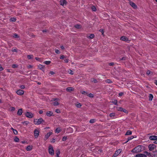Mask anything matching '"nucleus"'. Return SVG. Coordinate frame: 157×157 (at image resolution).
Here are the masks:
<instances>
[{
	"mask_svg": "<svg viewBox=\"0 0 157 157\" xmlns=\"http://www.w3.org/2000/svg\"><path fill=\"white\" fill-rule=\"evenodd\" d=\"M143 148L141 145H138L132 149V152H139L142 151Z\"/></svg>",
	"mask_w": 157,
	"mask_h": 157,
	"instance_id": "1",
	"label": "nucleus"
},
{
	"mask_svg": "<svg viewBox=\"0 0 157 157\" xmlns=\"http://www.w3.org/2000/svg\"><path fill=\"white\" fill-rule=\"evenodd\" d=\"M44 121L42 118L34 119V123L36 125H39L41 124L42 123L44 122Z\"/></svg>",
	"mask_w": 157,
	"mask_h": 157,
	"instance_id": "2",
	"label": "nucleus"
},
{
	"mask_svg": "<svg viewBox=\"0 0 157 157\" xmlns=\"http://www.w3.org/2000/svg\"><path fill=\"white\" fill-rule=\"evenodd\" d=\"M48 151L49 154L51 155H54V152L53 147L51 145H50L48 147Z\"/></svg>",
	"mask_w": 157,
	"mask_h": 157,
	"instance_id": "3",
	"label": "nucleus"
},
{
	"mask_svg": "<svg viewBox=\"0 0 157 157\" xmlns=\"http://www.w3.org/2000/svg\"><path fill=\"white\" fill-rule=\"evenodd\" d=\"M121 151L122 150L121 149H119L117 150L113 156L112 157H116L121 153Z\"/></svg>",
	"mask_w": 157,
	"mask_h": 157,
	"instance_id": "4",
	"label": "nucleus"
},
{
	"mask_svg": "<svg viewBox=\"0 0 157 157\" xmlns=\"http://www.w3.org/2000/svg\"><path fill=\"white\" fill-rule=\"evenodd\" d=\"M25 116L29 118H31L33 116V114L31 113L26 112L25 113Z\"/></svg>",
	"mask_w": 157,
	"mask_h": 157,
	"instance_id": "5",
	"label": "nucleus"
},
{
	"mask_svg": "<svg viewBox=\"0 0 157 157\" xmlns=\"http://www.w3.org/2000/svg\"><path fill=\"white\" fill-rule=\"evenodd\" d=\"M39 131L38 129H35L34 131V136L35 138H37L39 135Z\"/></svg>",
	"mask_w": 157,
	"mask_h": 157,
	"instance_id": "6",
	"label": "nucleus"
},
{
	"mask_svg": "<svg viewBox=\"0 0 157 157\" xmlns=\"http://www.w3.org/2000/svg\"><path fill=\"white\" fill-rule=\"evenodd\" d=\"M155 146L153 144H150L148 146V148L150 151L153 150L155 148Z\"/></svg>",
	"mask_w": 157,
	"mask_h": 157,
	"instance_id": "7",
	"label": "nucleus"
},
{
	"mask_svg": "<svg viewBox=\"0 0 157 157\" xmlns=\"http://www.w3.org/2000/svg\"><path fill=\"white\" fill-rule=\"evenodd\" d=\"M52 134V132H50L47 133L45 136L44 140H47Z\"/></svg>",
	"mask_w": 157,
	"mask_h": 157,
	"instance_id": "8",
	"label": "nucleus"
},
{
	"mask_svg": "<svg viewBox=\"0 0 157 157\" xmlns=\"http://www.w3.org/2000/svg\"><path fill=\"white\" fill-rule=\"evenodd\" d=\"M60 3L61 5L63 6H66L67 3L66 1L65 0H60Z\"/></svg>",
	"mask_w": 157,
	"mask_h": 157,
	"instance_id": "9",
	"label": "nucleus"
},
{
	"mask_svg": "<svg viewBox=\"0 0 157 157\" xmlns=\"http://www.w3.org/2000/svg\"><path fill=\"white\" fill-rule=\"evenodd\" d=\"M149 139L152 140H157V136H152L149 137Z\"/></svg>",
	"mask_w": 157,
	"mask_h": 157,
	"instance_id": "10",
	"label": "nucleus"
},
{
	"mask_svg": "<svg viewBox=\"0 0 157 157\" xmlns=\"http://www.w3.org/2000/svg\"><path fill=\"white\" fill-rule=\"evenodd\" d=\"M130 4L133 8L134 9H136L137 7L136 5L133 2H130Z\"/></svg>",
	"mask_w": 157,
	"mask_h": 157,
	"instance_id": "11",
	"label": "nucleus"
},
{
	"mask_svg": "<svg viewBox=\"0 0 157 157\" xmlns=\"http://www.w3.org/2000/svg\"><path fill=\"white\" fill-rule=\"evenodd\" d=\"M33 148V146L32 145H29L27 146L26 147V149L27 151H31Z\"/></svg>",
	"mask_w": 157,
	"mask_h": 157,
	"instance_id": "12",
	"label": "nucleus"
},
{
	"mask_svg": "<svg viewBox=\"0 0 157 157\" xmlns=\"http://www.w3.org/2000/svg\"><path fill=\"white\" fill-rule=\"evenodd\" d=\"M56 100L57 101H55L53 102V105L55 106L59 104V103L58 101H57L58 100H59V99H54V100H55V101Z\"/></svg>",
	"mask_w": 157,
	"mask_h": 157,
	"instance_id": "13",
	"label": "nucleus"
},
{
	"mask_svg": "<svg viewBox=\"0 0 157 157\" xmlns=\"http://www.w3.org/2000/svg\"><path fill=\"white\" fill-rule=\"evenodd\" d=\"M46 115L48 117L52 116L53 114V113L52 111H48L46 113Z\"/></svg>",
	"mask_w": 157,
	"mask_h": 157,
	"instance_id": "14",
	"label": "nucleus"
},
{
	"mask_svg": "<svg viewBox=\"0 0 157 157\" xmlns=\"http://www.w3.org/2000/svg\"><path fill=\"white\" fill-rule=\"evenodd\" d=\"M75 105L77 108H80L82 106L81 104L78 102L75 103Z\"/></svg>",
	"mask_w": 157,
	"mask_h": 157,
	"instance_id": "15",
	"label": "nucleus"
},
{
	"mask_svg": "<svg viewBox=\"0 0 157 157\" xmlns=\"http://www.w3.org/2000/svg\"><path fill=\"white\" fill-rule=\"evenodd\" d=\"M121 40H122L125 41H127L128 40V38L124 36H122L121 38Z\"/></svg>",
	"mask_w": 157,
	"mask_h": 157,
	"instance_id": "16",
	"label": "nucleus"
},
{
	"mask_svg": "<svg viewBox=\"0 0 157 157\" xmlns=\"http://www.w3.org/2000/svg\"><path fill=\"white\" fill-rule=\"evenodd\" d=\"M94 37V35L93 34H90V36H88V38L90 39H93Z\"/></svg>",
	"mask_w": 157,
	"mask_h": 157,
	"instance_id": "17",
	"label": "nucleus"
},
{
	"mask_svg": "<svg viewBox=\"0 0 157 157\" xmlns=\"http://www.w3.org/2000/svg\"><path fill=\"white\" fill-rule=\"evenodd\" d=\"M14 140L16 142H18L19 141V139L17 136H15L14 138Z\"/></svg>",
	"mask_w": 157,
	"mask_h": 157,
	"instance_id": "18",
	"label": "nucleus"
},
{
	"mask_svg": "<svg viewBox=\"0 0 157 157\" xmlns=\"http://www.w3.org/2000/svg\"><path fill=\"white\" fill-rule=\"evenodd\" d=\"M61 131V129L59 128H57L56 130V132L59 133Z\"/></svg>",
	"mask_w": 157,
	"mask_h": 157,
	"instance_id": "19",
	"label": "nucleus"
},
{
	"mask_svg": "<svg viewBox=\"0 0 157 157\" xmlns=\"http://www.w3.org/2000/svg\"><path fill=\"white\" fill-rule=\"evenodd\" d=\"M66 90L70 92L73 90V88L71 87H68L67 88Z\"/></svg>",
	"mask_w": 157,
	"mask_h": 157,
	"instance_id": "20",
	"label": "nucleus"
},
{
	"mask_svg": "<svg viewBox=\"0 0 157 157\" xmlns=\"http://www.w3.org/2000/svg\"><path fill=\"white\" fill-rule=\"evenodd\" d=\"M44 67L43 65H40L38 66V67L40 69L42 70V69H43L44 68Z\"/></svg>",
	"mask_w": 157,
	"mask_h": 157,
	"instance_id": "21",
	"label": "nucleus"
},
{
	"mask_svg": "<svg viewBox=\"0 0 157 157\" xmlns=\"http://www.w3.org/2000/svg\"><path fill=\"white\" fill-rule=\"evenodd\" d=\"M132 132L128 130L127 131L126 133L125 134V135H130L132 134Z\"/></svg>",
	"mask_w": 157,
	"mask_h": 157,
	"instance_id": "22",
	"label": "nucleus"
},
{
	"mask_svg": "<svg viewBox=\"0 0 157 157\" xmlns=\"http://www.w3.org/2000/svg\"><path fill=\"white\" fill-rule=\"evenodd\" d=\"M110 117L114 118L115 116V113H112L109 114Z\"/></svg>",
	"mask_w": 157,
	"mask_h": 157,
	"instance_id": "23",
	"label": "nucleus"
},
{
	"mask_svg": "<svg viewBox=\"0 0 157 157\" xmlns=\"http://www.w3.org/2000/svg\"><path fill=\"white\" fill-rule=\"evenodd\" d=\"M149 100L150 101H151L153 98V95L151 94H150L149 96Z\"/></svg>",
	"mask_w": 157,
	"mask_h": 157,
	"instance_id": "24",
	"label": "nucleus"
},
{
	"mask_svg": "<svg viewBox=\"0 0 157 157\" xmlns=\"http://www.w3.org/2000/svg\"><path fill=\"white\" fill-rule=\"evenodd\" d=\"M56 155H59L60 153V151L58 149L57 150L56 152Z\"/></svg>",
	"mask_w": 157,
	"mask_h": 157,
	"instance_id": "25",
	"label": "nucleus"
},
{
	"mask_svg": "<svg viewBox=\"0 0 157 157\" xmlns=\"http://www.w3.org/2000/svg\"><path fill=\"white\" fill-rule=\"evenodd\" d=\"M75 27L76 28H77V29H80V28H81V25H78V24H77V25H75Z\"/></svg>",
	"mask_w": 157,
	"mask_h": 157,
	"instance_id": "26",
	"label": "nucleus"
},
{
	"mask_svg": "<svg viewBox=\"0 0 157 157\" xmlns=\"http://www.w3.org/2000/svg\"><path fill=\"white\" fill-rule=\"evenodd\" d=\"M123 108L121 107H117V110L118 111H122Z\"/></svg>",
	"mask_w": 157,
	"mask_h": 157,
	"instance_id": "27",
	"label": "nucleus"
},
{
	"mask_svg": "<svg viewBox=\"0 0 157 157\" xmlns=\"http://www.w3.org/2000/svg\"><path fill=\"white\" fill-rule=\"evenodd\" d=\"M91 8L92 10L93 11H95L96 10V7L94 6H92L91 7Z\"/></svg>",
	"mask_w": 157,
	"mask_h": 157,
	"instance_id": "28",
	"label": "nucleus"
},
{
	"mask_svg": "<svg viewBox=\"0 0 157 157\" xmlns=\"http://www.w3.org/2000/svg\"><path fill=\"white\" fill-rule=\"evenodd\" d=\"M51 63L50 61H45L44 62V63L48 65Z\"/></svg>",
	"mask_w": 157,
	"mask_h": 157,
	"instance_id": "29",
	"label": "nucleus"
},
{
	"mask_svg": "<svg viewBox=\"0 0 157 157\" xmlns=\"http://www.w3.org/2000/svg\"><path fill=\"white\" fill-rule=\"evenodd\" d=\"M134 138V137L133 136H132L128 138V140L127 141H128L129 140H131Z\"/></svg>",
	"mask_w": 157,
	"mask_h": 157,
	"instance_id": "30",
	"label": "nucleus"
},
{
	"mask_svg": "<svg viewBox=\"0 0 157 157\" xmlns=\"http://www.w3.org/2000/svg\"><path fill=\"white\" fill-rule=\"evenodd\" d=\"M139 157H146V155L143 154H140L139 155Z\"/></svg>",
	"mask_w": 157,
	"mask_h": 157,
	"instance_id": "31",
	"label": "nucleus"
},
{
	"mask_svg": "<svg viewBox=\"0 0 157 157\" xmlns=\"http://www.w3.org/2000/svg\"><path fill=\"white\" fill-rule=\"evenodd\" d=\"M33 56L32 55H28V56H27V58L29 59H31L33 58Z\"/></svg>",
	"mask_w": 157,
	"mask_h": 157,
	"instance_id": "32",
	"label": "nucleus"
},
{
	"mask_svg": "<svg viewBox=\"0 0 157 157\" xmlns=\"http://www.w3.org/2000/svg\"><path fill=\"white\" fill-rule=\"evenodd\" d=\"M12 129H13V132L16 135L17 134V132L16 130L13 129V128H12Z\"/></svg>",
	"mask_w": 157,
	"mask_h": 157,
	"instance_id": "33",
	"label": "nucleus"
},
{
	"mask_svg": "<svg viewBox=\"0 0 157 157\" xmlns=\"http://www.w3.org/2000/svg\"><path fill=\"white\" fill-rule=\"evenodd\" d=\"M91 81L94 83H96L97 82V80L94 78H92L91 79Z\"/></svg>",
	"mask_w": 157,
	"mask_h": 157,
	"instance_id": "34",
	"label": "nucleus"
},
{
	"mask_svg": "<svg viewBox=\"0 0 157 157\" xmlns=\"http://www.w3.org/2000/svg\"><path fill=\"white\" fill-rule=\"evenodd\" d=\"M56 141V140L54 139H52L50 140V142L52 143H54Z\"/></svg>",
	"mask_w": 157,
	"mask_h": 157,
	"instance_id": "35",
	"label": "nucleus"
},
{
	"mask_svg": "<svg viewBox=\"0 0 157 157\" xmlns=\"http://www.w3.org/2000/svg\"><path fill=\"white\" fill-rule=\"evenodd\" d=\"M112 103H113L115 105H117V101L116 100H114L112 101Z\"/></svg>",
	"mask_w": 157,
	"mask_h": 157,
	"instance_id": "36",
	"label": "nucleus"
},
{
	"mask_svg": "<svg viewBox=\"0 0 157 157\" xmlns=\"http://www.w3.org/2000/svg\"><path fill=\"white\" fill-rule=\"evenodd\" d=\"M24 124L27 125L29 123V122L27 121H25L24 122H22Z\"/></svg>",
	"mask_w": 157,
	"mask_h": 157,
	"instance_id": "37",
	"label": "nucleus"
},
{
	"mask_svg": "<svg viewBox=\"0 0 157 157\" xmlns=\"http://www.w3.org/2000/svg\"><path fill=\"white\" fill-rule=\"evenodd\" d=\"M16 20V19L14 18H12L10 19V21L12 22L15 21Z\"/></svg>",
	"mask_w": 157,
	"mask_h": 157,
	"instance_id": "38",
	"label": "nucleus"
},
{
	"mask_svg": "<svg viewBox=\"0 0 157 157\" xmlns=\"http://www.w3.org/2000/svg\"><path fill=\"white\" fill-rule=\"evenodd\" d=\"M55 52L57 54H59L60 53V52L57 49H56L55 50Z\"/></svg>",
	"mask_w": 157,
	"mask_h": 157,
	"instance_id": "39",
	"label": "nucleus"
},
{
	"mask_svg": "<svg viewBox=\"0 0 157 157\" xmlns=\"http://www.w3.org/2000/svg\"><path fill=\"white\" fill-rule=\"evenodd\" d=\"M95 121V120L94 119H92L90 120V123H93Z\"/></svg>",
	"mask_w": 157,
	"mask_h": 157,
	"instance_id": "40",
	"label": "nucleus"
},
{
	"mask_svg": "<svg viewBox=\"0 0 157 157\" xmlns=\"http://www.w3.org/2000/svg\"><path fill=\"white\" fill-rule=\"evenodd\" d=\"M68 72L70 74H71V75L73 74V72H72V71L71 70H69L68 71Z\"/></svg>",
	"mask_w": 157,
	"mask_h": 157,
	"instance_id": "41",
	"label": "nucleus"
},
{
	"mask_svg": "<svg viewBox=\"0 0 157 157\" xmlns=\"http://www.w3.org/2000/svg\"><path fill=\"white\" fill-rule=\"evenodd\" d=\"M18 66L16 64H13L12 65V67L13 68H15L17 67Z\"/></svg>",
	"mask_w": 157,
	"mask_h": 157,
	"instance_id": "42",
	"label": "nucleus"
},
{
	"mask_svg": "<svg viewBox=\"0 0 157 157\" xmlns=\"http://www.w3.org/2000/svg\"><path fill=\"white\" fill-rule=\"evenodd\" d=\"M88 96L92 98L93 97V95L92 94H90L88 95Z\"/></svg>",
	"mask_w": 157,
	"mask_h": 157,
	"instance_id": "43",
	"label": "nucleus"
},
{
	"mask_svg": "<svg viewBox=\"0 0 157 157\" xmlns=\"http://www.w3.org/2000/svg\"><path fill=\"white\" fill-rule=\"evenodd\" d=\"M24 92L23 90H20V95L23 94Z\"/></svg>",
	"mask_w": 157,
	"mask_h": 157,
	"instance_id": "44",
	"label": "nucleus"
},
{
	"mask_svg": "<svg viewBox=\"0 0 157 157\" xmlns=\"http://www.w3.org/2000/svg\"><path fill=\"white\" fill-rule=\"evenodd\" d=\"M67 137H63V139H62V140L63 141H65V140H67Z\"/></svg>",
	"mask_w": 157,
	"mask_h": 157,
	"instance_id": "45",
	"label": "nucleus"
},
{
	"mask_svg": "<svg viewBox=\"0 0 157 157\" xmlns=\"http://www.w3.org/2000/svg\"><path fill=\"white\" fill-rule=\"evenodd\" d=\"M106 82L108 83H110L111 82V81L110 79H107L106 80Z\"/></svg>",
	"mask_w": 157,
	"mask_h": 157,
	"instance_id": "46",
	"label": "nucleus"
},
{
	"mask_svg": "<svg viewBox=\"0 0 157 157\" xmlns=\"http://www.w3.org/2000/svg\"><path fill=\"white\" fill-rule=\"evenodd\" d=\"M55 112L57 113H60V111L59 109H57L55 110Z\"/></svg>",
	"mask_w": 157,
	"mask_h": 157,
	"instance_id": "47",
	"label": "nucleus"
},
{
	"mask_svg": "<svg viewBox=\"0 0 157 157\" xmlns=\"http://www.w3.org/2000/svg\"><path fill=\"white\" fill-rule=\"evenodd\" d=\"M123 110H122V111L123 112H124L126 113H128V111H127V110L125 109H123Z\"/></svg>",
	"mask_w": 157,
	"mask_h": 157,
	"instance_id": "48",
	"label": "nucleus"
},
{
	"mask_svg": "<svg viewBox=\"0 0 157 157\" xmlns=\"http://www.w3.org/2000/svg\"><path fill=\"white\" fill-rule=\"evenodd\" d=\"M151 73V71H147V75H149Z\"/></svg>",
	"mask_w": 157,
	"mask_h": 157,
	"instance_id": "49",
	"label": "nucleus"
},
{
	"mask_svg": "<svg viewBox=\"0 0 157 157\" xmlns=\"http://www.w3.org/2000/svg\"><path fill=\"white\" fill-rule=\"evenodd\" d=\"M21 143L22 144H28V143H27V142H26L25 141H22Z\"/></svg>",
	"mask_w": 157,
	"mask_h": 157,
	"instance_id": "50",
	"label": "nucleus"
},
{
	"mask_svg": "<svg viewBox=\"0 0 157 157\" xmlns=\"http://www.w3.org/2000/svg\"><path fill=\"white\" fill-rule=\"evenodd\" d=\"M123 94V93H122V92H121V93H120L119 94V95L120 96H122Z\"/></svg>",
	"mask_w": 157,
	"mask_h": 157,
	"instance_id": "51",
	"label": "nucleus"
},
{
	"mask_svg": "<svg viewBox=\"0 0 157 157\" xmlns=\"http://www.w3.org/2000/svg\"><path fill=\"white\" fill-rule=\"evenodd\" d=\"M25 88V86L23 85H22L21 86H20V88H21L22 89H23Z\"/></svg>",
	"mask_w": 157,
	"mask_h": 157,
	"instance_id": "52",
	"label": "nucleus"
},
{
	"mask_svg": "<svg viewBox=\"0 0 157 157\" xmlns=\"http://www.w3.org/2000/svg\"><path fill=\"white\" fill-rule=\"evenodd\" d=\"M64 57L63 55H62L61 56L60 58L61 59H63L64 58Z\"/></svg>",
	"mask_w": 157,
	"mask_h": 157,
	"instance_id": "53",
	"label": "nucleus"
},
{
	"mask_svg": "<svg viewBox=\"0 0 157 157\" xmlns=\"http://www.w3.org/2000/svg\"><path fill=\"white\" fill-rule=\"evenodd\" d=\"M11 110L12 111H13L15 109V108L14 107H12L11 108Z\"/></svg>",
	"mask_w": 157,
	"mask_h": 157,
	"instance_id": "54",
	"label": "nucleus"
},
{
	"mask_svg": "<svg viewBox=\"0 0 157 157\" xmlns=\"http://www.w3.org/2000/svg\"><path fill=\"white\" fill-rule=\"evenodd\" d=\"M50 73L52 75H53L54 74V73L53 71H50Z\"/></svg>",
	"mask_w": 157,
	"mask_h": 157,
	"instance_id": "55",
	"label": "nucleus"
},
{
	"mask_svg": "<svg viewBox=\"0 0 157 157\" xmlns=\"http://www.w3.org/2000/svg\"><path fill=\"white\" fill-rule=\"evenodd\" d=\"M99 31L101 32L102 33V34H103V33H104V32H103V30H102V29H100L99 30Z\"/></svg>",
	"mask_w": 157,
	"mask_h": 157,
	"instance_id": "56",
	"label": "nucleus"
},
{
	"mask_svg": "<svg viewBox=\"0 0 157 157\" xmlns=\"http://www.w3.org/2000/svg\"><path fill=\"white\" fill-rule=\"evenodd\" d=\"M60 48L62 49L63 50L65 49L64 47L63 46H60Z\"/></svg>",
	"mask_w": 157,
	"mask_h": 157,
	"instance_id": "57",
	"label": "nucleus"
},
{
	"mask_svg": "<svg viewBox=\"0 0 157 157\" xmlns=\"http://www.w3.org/2000/svg\"><path fill=\"white\" fill-rule=\"evenodd\" d=\"M81 93L82 94H86V92L85 91H83Z\"/></svg>",
	"mask_w": 157,
	"mask_h": 157,
	"instance_id": "58",
	"label": "nucleus"
},
{
	"mask_svg": "<svg viewBox=\"0 0 157 157\" xmlns=\"http://www.w3.org/2000/svg\"><path fill=\"white\" fill-rule=\"evenodd\" d=\"M3 70V68L2 67L1 65H0V71H2Z\"/></svg>",
	"mask_w": 157,
	"mask_h": 157,
	"instance_id": "59",
	"label": "nucleus"
},
{
	"mask_svg": "<svg viewBox=\"0 0 157 157\" xmlns=\"http://www.w3.org/2000/svg\"><path fill=\"white\" fill-rule=\"evenodd\" d=\"M28 68H31L33 67V66L31 65H29L28 66Z\"/></svg>",
	"mask_w": 157,
	"mask_h": 157,
	"instance_id": "60",
	"label": "nucleus"
},
{
	"mask_svg": "<svg viewBox=\"0 0 157 157\" xmlns=\"http://www.w3.org/2000/svg\"><path fill=\"white\" fill-rule=\"evenodd\" d=\"M65 62L66 63H67L68 62V59H66L64 60Z\"/></svg>",
	"mask_w": 157,
	"mask_h": 157,
	"instance_id": "61",
	"label": "nucleus"
},
{
	"mask_svg": "<svg viewBox=\"0 0 157 157\" xmlns=\"http://www.w3.org/2000/svg\"><path fill=\"white\" fill-rule=\"evenodd\" d=\"M39 113L40 114H42L43 113V111L42 110H40L39 111Z\"/></svg>",
	"mask_w": 157,
	"mask_h": 157,
	"instance_id": "62",
	"label": "nucleus"
},
{
	"mask_svg": "<svg viewBox=\"0 0 157 157\" xmlns=\"http://www.w3.org/2000/svg\"><path fill=\"white\" fill-rule=\"evenodd\" d=\"M17 93L18 95H20V91L19 90H17Z\"/></svg>",
	"mask_w": 157,
	"mask_h": 157,
	"instance_id": "63",
	"label": "nucleus"
},
{
	"mask_svg": "<svg viewBox=\"0 0 157 157\" xmlns=\"http://www.w3.org/2000/svg\"><path fill=\"white\" fill-rule=\"evenodd\" d=\"M109 64L110 66H112L113 64V63H109Z\"/></svg>",
	"mask_w": 157,
	"mask_h": 157,
	"instance_id": "64",
	"label": "nucleus"
}]
</instances>
